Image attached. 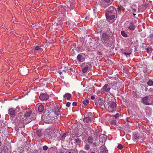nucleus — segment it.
I'll use <instances>...</instances> for the list:
<instances>
[{"instance_id":"13d9d810","label":"nucleus","mask_w":153,"mask_h":153,"mask_svg":"<svg viewBox=\"0 0 153 153\" xmlns=\"http://www.w3.org/2000/svg\"><path fill=\"white\" fill-rule=\"evenodd\" d=\"M111 74H112V69H111Z\"/></svg>"},{"instance_id":"393cba45","label":"nucleus","mask_w":153,"mask_h":153,"mask_svg":"<svg viewBox=\"0 0 153 153\" xmlns=\"http://www.w3.org/2000/svg\"><path fill=\"white\" fill-rule=\"evenodd\" d=\"M121 35L124 37L126 38L128 36L125 32L124 31H122L121 32Z\"/></svg>"},{"instance_id":"6ab92c4d","label":"nucleus","mask_w":153,"mask_h":153,"mask_svg":"<svg viewBox=\"0 0 153 153\" xmlns=\"http://www.w3.org/2000/svg\"><path fill=\"white\" fill-rule=\"evenodd\" d=\"M32 115L33 116L32 113V111H29L25 113V116L27 117H30V116H31V117H32Z\"/></svg>"},{"instance_id":"cd10ccee","label":"nucleus","mask_w":153,"mask_h":153,"mask_svg":"<svg viewBox=\"0 0 153 153\" xmlns=\"http://www.w3.org/2000/svg\"><path fill=\"white\" fill-rule=\"evenodd\" d=\"M93 139V138L92 137H89L87 140L88 142L89 143H92Z\"/></svg>"},{"instance_id":"6e6552de","label":"nucleus","mask_w":153,"mask_h":153,"mask_svg":"<svg viewBox=\"0 0 153 153\" xmlns=\"http://www.w3.org/2000/svg\"><path fill=\"white\" fill-rule=\"evenodd\" d=\"M90 65L89 63H87L83 64L82 65L81 68L83 73H85L87 72L89 67L90 66Z\"/></svg>"},{"instance_id":"dca6fc26","label":"nucleus","mask_w":153,"mask_h":153,"mask_svg":"<svg viewBox=\"0 0 153 153\" xmlns=\"http://www.w3.org/2000/svg\"><path fill=\"white\" fill-rule=\"evenodd\" d=\"M55 113V114L57 116H59L60 115V108L58 107H56L53 110V111Z\"/></svg>"},{"instance_id":"f03ea898","label":"nucleus","mask_w":153,"mask_h":153,"mask_svg":"<svg viewBox=\"0 0 153 153\" xmlns=\"http://www.w3.org/2000/svg\"><path fill=\"white\" fill-rule=\"evenodd\" d=\"M108 108L107 109L108 111L111 112H113L115 111L116 107V103L113 101H111L108 103Z\"/></svg>"},{"instance_id":"c756f323","label":"nucleus","mask_w":153,"mask_h":153,"mask_svg":"<svg viewBox=\"0 0 153 153\" xmlns=\"http://www.w3.org/2000/svg\"><path fill=\"white\" fill-rule=\"evenodd\" d=\"M89 102V100L87 99L85 100L82 101L83 104L85 105H87V104Z\"/></svg>"},{"instance_id":"a18cd8bd","label":"nucleus","mask_w":153,"mask_h":153,"mask_svg":"<svg viewBox=\"0 0 153 153\" xmlns=\"http://www.w3.org/2000/svg\"><path fill=\"white\" fill-rule=\"evenodd\" d=\"M71 103L69 102H67L66 104V106L67 107H69L70 106Z\"/></svg>"},{"instance_id":"7c9ffc66","label":"nucleus","mask_w":153,"mask_h":153,"mask_svg":"<svg viewBox=\"0 0 153 153\" xmlns=\"http://www.w3.org/2000/svg\"><path fill=\"white\" fill-rule=\"evenodd\" d=\"M77 153V150L76 149H71L70 151V152H69L68 153Z\"/></svg>"},{"instance_id":"0eeeda50","label":"nucleus","mask_w":153,"mask_h":153,"mask_svg":"<svg viewBox=\"0 0 153 153\" xmlns=\"http://www.w3.org/2000/svg\"><path fill=\"white\" fill-rule=\"evenodd\" d=\"M105 16L107 21L111 23L113 22V20L111 22L110 21L114 19L115 17V14L106 13Z\"/></svg>"},{"instance_id":"09e8293b","label":"nucleus","mask_w":153,"mask_h":153,"mask_svg":"<svg viewBox=\"0 0 153 153\" xmlns=\"http://www.w3.org/2000/svg\"><path fill=\"white\" fill-rule=\"evenodd\" d=\"M72 105L73 106H76V102H73L72 103Z\"/></svg>"},{"instance_id":"4d7b16f0","label":"nucleus","mask_w":153,"mask_h":153,"mask_svg":"<svg viewBox=\"0 0 153 153\" xmlns=\"http://www.w3.org/2000/svg\"><path fill=\"white\" fill-rule=\"evenodd\" d=\"M1 141H0V146H1Z\"/></svg>"},{"instance_id":"72a5a7b5","label":"nucleus","mask_w":153,"mask_h":153,"mask_svg":"<svg viewBox=\"0 0 153 153\" xmlns=\"http://www.w3.org/2000/svg\"><path fill=\"white\" fill-rule=\"evenodd\" d=\"M16 112H19L21 111V108L19 106L16 107Z\"/></svg>"},{"instance_id":"5fc2aeb1","label":"nucleus","mask_w":153,"mask_h":153,"mask_svg":"<svg viewBox=\"0 0 153 153\" xmlns=\"http://www.w3.org/2000/svg\"><path fill=\"white\" fill-rule=\"evenodd\" d=\"M133 15L134 17L135 16L136 14H135L133 13Z\"/></svg>"},{"instance_id":"473e14b6","label":"nucleus","mask_w":153,"mask_h":153,"mask_svg":"<svg viewBox=\"0 0 153 153\" xmlns=\"http://www.w3.org/2000/svg\"><path fill=\"white\" fill-rule=\"evenodd\" d=\"M34 48L35 49V50L36 51H38L41 49V47L37 46H34Z\"/></svg>"},{"instance_id":"4c0bfd02","label":"nucleus","mask_w":153,"mask_h":153,"mask_svg":"<svg viewBox=\"0 0 153 153\" xmlns=\"http://www.w3.org/2000/svg\"><path fill=\"white\" fill-rule=\"evenodd\" d=\"M148 101H149V102L152 103V98L151 97H148Z\"/></svg>"},{"instance_id":"864d4df0","label":"nucleus","mask_w":153,"mask_h":153,"mask_svg":"<svg viewBox=\"0 0 153 153\" xmlns=\"http://www.w3.org/2000/svg\"><path fill=\"white\" fill-rule=\"evenodd\" d=\"M69 138H70V137H69H69H68H68H66V138L68 140L69 139Z\"/></svg>"},{"instance_id":"5701e85b","label":"nucleus","mask_w":153,"mask_h":153,"mask_svg":"<svg viewBox=\"0 0 153 153\" xmlns=\"http://www.w3.org/2000/svg\"><path fill=\"white\" fill-rule=\"evenodd\" d=\"M38 110L40 112H42L44 110L43 105L42 104L40 105L38 108Z\"/></svg>"},{"instance_id":"2f4dec72","label":"nucleus","mask_w":153,"mask_h":153,"mask_svg":"<svg viewBox=\"0 0 153 153\" xmlns=\"http://www.w3.org/2000/svg\"><path fill=\"white\" fill-rule=\"evenodd\" d=\"M114 83L116 84V86L117 87V88H119L120 87V85L121 84V83L118 81L116 82H114Z\"/></svg>"},{"instance_id":"c03bdc74","label":"nucleus","mask_w":153,"mask_h":153,"mask_svg":"<svg viewBox=\"0 0 153 153\" xmlns=\"http://www.w3.org/2000/svg\"><path fill=\"white\" fill-rule=\"evenodd\" d=\"M152 49L151 48H148L147 49V52H149L150 51H152Z\"/></svg>"},{"instance_id":"39448f33","label":"nucleus","mask_w":153,"mask_h":153,"mask_svg":"<svg viewBox=\"0 0 153 153\" xmlns=\"http://www.w3.org/2000/svg\"><path fill=\"white\" fill-rule=\"evenodd\" d=\"M125 25L130 30L133 31L135 28V25L134 24L131 22H127L125 23Z\"/></svg>"},{"instance_id":"a19ab883","label":"nucleus","mask_w":153,"mask_h":153,"mask_svg":"<svg viewBox=\"0 0 153 153\" xmlns=\"http://www.w3.org/2000/svg\"><path fill=\"white\" fill-rule=\"evenodd\" d=\"M48 149V147L46 146H44L43 147V149L44 150L46 151Z\"/></svg>"},{"instance_id":"f3484780","label":"nucleus","mask_w":153,"mask_h":153,"mask_svg":"<svg viewBox=\"0 0 153 153\" xmlns=\"http://www.w3.org/2000/svg\"><path fill=\"white\" fill-rule=\"evenodd\" d=\"M100 150L101 153H107L108 152L106 147L104 146L101 147Z\"/></svg>"},{"instance_id":"79ce46f5","label":"nucleus","mask_w":153,"mask_h":153,"mask_svg":"<svg viewBox=\"0 0 153 153\" xmlns=\"http://www.w3.org/2000/svg\"><path fill=\"white\" fill-rule=\"evenodd\" d=\"M131 53H127L126 52H124L123 54L126 56H129Z\"/></svg>"},{"instance_id":"4468645a","label":"nucleus","mask_w":153,"mask_h":153,"mask_svg":"<svg viewBox=\"0 0 153 153\" xmlns=\"http://www.w3.org/2000/svg\"><path fill=\"white\" fill-rule=\"evenodd\" d=\"M77 59L79 61L82 62L85 60V55L82 53L79 54L77 57Z\"/></svg>"},{"instance_id":"412c9836","label":"nucleus","mask_w":153,"mask_h":153,"mask_svg":"<svg viewBox=\"0 0 153 153\" xmlns=\"http://www.w3.org/2000/svg\"><path fill=\"white\" fill-rule=\"evenodd\" d=\"M67 137L68 138V137H69V135L65 133L61 136V138L63 140H65L66 141H68V139L66 138V137Z\"/></svg>"},{"instance_id":"3c124183","label":"nucleus","mask_w":153,"mask_h":153,"mask_svg":"<svg viewBox=\"0 0 153 153\" xmlns=\"http://www.w3.org/2000/svg\"><path fill=\"white\" fill-rule=\"evenodd\" d=\"M100 4L103 7H104V6L102 4V2H100Z\"/></svg>"},{"instance_id":"c85d7f7f","label":"nucleus","mask_w":153,"mask_h":153,"mask_svg":"<svg viewBox=\"0 0 153 153\" xmlns=\"http://www.w3.org/2000/svg\"><path fill=\"white\" fill-rule=\"evenodd\" d=\"M35 117H32L31 118H30V120H29L28 121V122H26V123L25 122H24L23 123H25V124H27L29 123H30V122H31L32 120H34L35 119Z\"/></svg>"},{"instance_id":"9d476101","label":"nucleus","mask_w":153,"mask_h":153,"mask_svg":"<svg viewBox=\"0 0 153 153\" xmlns=\"http://www.w3.org/2000/svg\"><path fill=\"white\" fill-rule=\"evenodd\" d=\"M39 98L41 100H47L49 98V95L48 94L46 93H42L40 94Z\"/></svg>"},{"instance_id":"1a4fd4ad","label":"nucleus","mask_w":153,"mask_h":153,"mask_svg":"<svg viewBox=\"0 0 153 153\" xmlns=\"http://www.w3.org/2000/svg\"><path fill=\"white\" fill-rule=\"evenodd\" d=\"M116 10L115 8L113 6H111L106 10V13L108 14H115Z\"/></svg>"},{"instance_id":"a878e982","label":"nucleus","mask_w":153,"mask_h":153,"mask_svg":"<svg viewBox=\"0 0 153 153\" xmlns=\"http://www.w3.org/2000/svg\"><path fill=\"white\" fill-rule=\"evenodd\" d=\"M147 84L149 86H153V81L151 79H149L147 82Z\"/></svg>"},{"instance_id":"bf43d9fd","label":"nucleus","mask_w":153,"mask_h":153,"mask_svg":"<svg viewBox=\"0 0 153 153\" xmlns=\"http://www.w3.org/2000/svg\"><path fill=\"white\" fill-rule=\"evenodd\" d=\"M91 153H95L94 152H92Z\"/></svg>"},{"instance_id":"58836bf2","label":"nucleus","mask_w":153,"mask_h":153,"mask_svg":"<svg viewBox=\"0 0 153 153\" xmlns=\"http://www.w3.org/2000/svg\"><path fill=\"white\" fill-rule=\"evenodd\" d=\"M116 120H113L111 121V124L112 125H115L116 124Z\"/></svg>"},{"instance_id":"f8f14e48","label":"nucleus","mask_w":153,"mask_h":153,"mask_svg":"<svg viewBox=\"0 0 153 153\" xmlns=\"http://www.w3.org/2000/svg\"><path fill=\"white\" fill-rule=\"evenodd\" d=\"M8 114L10 117V118L13 119L15 116V111L13 108H10L8 110Z\"/></svg>"},{"instance_id":"ddd939ff","label":"nucleus","mask_w":153,"mask_h":153,"mask_svg":"<svg viewBox=\"0 0 153 153\" xmlns=\"http://www.w3.org/2000/svg\"><path fill=\"white\" fill-rule=\"evenodd\" d=\"M95 102L97 106H101L103 105V100L101 98H97L95 100Z\"/></svg>"},{"instance_id":"f257e3e1","label":"nucleus","mask_w":153,"mask_h":153,"mask_svg":"<svg viewBox=\"0 0 153 153\" xmlns=\"http://www.w3.org/2000/svg\"><path fill=\"white\" fill-rule=\"evenodd\" d=\"M46 118L49 122H55L57 121V117L53 112H51L47 115Z\"/></svg>"},{"instance_id":"680f3d73","label":"nucleus","mask_w":153,"mask_h":153,"mask_svg":"<svg viewBox=\"0 0 153 153\" xmlns=\"http://www.w3.org/2000/svg\"><path fill=\"white\" fill-rule=\"evenodd\" d=\"M70 69L71 70H72V68H70Z\"/></svg>"},{"instance_id":"b1692460","label":"nucleus","mask_w":153,"mask_h":153,"mask_svg":"<svg viewBox=\"0 0 153 153\" xmlns=\"http://www.w3.org/2000/svg\"><path fill=\"white\" fill-rule=\"evenodd\" d=\"M140 138V137L139 136H137L135 135L133 136V139L134 141H137Z\"/></svg>"},{"instance_id":"603ef678","label":"nucleus","mask_w":153,"mask_h":153,"mask_svg":"<svg viewBox=\"0 0 153 153\" xmlns=\"http://www.w3.org/2000/svg\"><path fill=\"white\" fill-rule=\"evenodd\" d=\"M88 114L89 115H90L91 114H92V113L91 112H88Z\"/></svg>"},{"instance_id":"aec40b11","label":"nucleus","mask_w":153,"mask_h":153,"mask_svg":"<svg viewBox=\"0 0 153 153\" xmlns=\"http://www.w3.org/2000/svg\"><path fill=\"white\" fill-rule=\"evenodd\" d=\"M75 143L76 145H79L81 143V140L80 138H76L74 139Z\"/></svg>"},{"instance_id":"7ed1b4c3","label":"nucleus","mask_w":153,"mask_h":153,"mask_svg":"<svg viewBox=\"0 0 153 153\" xmlns=\"http://www.w3.org/2000/svg\"><path fill=\"white\" fill-rule=\"evenodd\" d=\"M107 139V136L105 134H101L99 136V141L96 142V141L94 142L93 145L95 146H99L100 143H102L105 142L106 140Z\"/></svg>"},{"instance_id":"6e6d98bb","label":"nucleus","mask_w":153,"mask_h":153,"mask_svg":"<svg viewBox=\"0 0 153 153\" xmlns=\"http://www.w3.org/2000/svg\"><path fill=\"white\" fill-rule=\"evenodd\" d=\"M59 153H64V152H60Z\"/></svg>"},{"instance_id":"e2e57ef3","label":"nucleus","mask_w":153,"mask_h":153,"mask_svg":"<svg viewBox=\"0 0 153 153\" xmlns=\"http://www.w3.org/2000/svg\"><path fill=\"white\" fill-rule=\"evenodd\" d=\"M1 50H0V52H1Z\"/></svg>"},{"instance_id":"a211bd4d","label":"nucleus","mask_w":153,"mask_h":153,"mask_svg":"<svg viewBox=\"0 0 153 153\" xmlns=\"http://www.w3.org/2000/svg\"><path fill=\"white\" fill-rule=\"evenodd\" d=\"M71 96V95L70 94L67 93L64 95L63 97L65 99H67L68 100H69L70 99Z\"/></svg>"},{"instance_id":"37998d69","label":"nucleus","mask_w":153,"mask_h":153,"mask_svg":"<svg viewBox=\"0 0 153 153\" xmlns=\"http://www.w3.org/2000/svg\"><path fill=\"white\" fill-rule=\"evenodd\" d=\"M119 115V114H116L115 115H114V117L115 119H116L118 117Z\"/></svg>"},{"instance_id":"20e7f679","label":"nucleus","mask_w":153,"mask_h":153,"mask_svg":"<svg viewBox=\"0 0 153 153\" xmlns=\"http://www.w3.org/2000/svg\"><path fill=\"white\" fill-rule=\"evenodd\" d=\"M109 34L105 33H103L101 35V37L103 43L106 46L108 45L109 43Z\"/></svg>"},{"instance_id":"8fccbe9b","label":"nucleus","mask_w":153,"mask_h":153,"mask_svg":"<svg viewBox=\"0 0 153 153\" xmlns=\"http://www.w3.org/2000/svg\"><path fill=\"white\" fill-rule=\"evenodd\" d=\"M95 97L94 96H92L91 97V99L92 100H94L95 99Z\"/></svg>"},{"instance_id":"ea45409f","label":"nucleus","mask_w":153,"mask_h":153,"mask_svg":"<svg viewBox=\"0 0 153 153\" xmlns=\"http://www.w3.org/2000/svg\"><path fill=\"white\" fill-rule=\"evenodd\" d=\"M123 148V145H122L121 144H119L117 146V148L120 149H121Z\"/></svg>"},{"instance_id":"9b49d317","label":"nucleus","mask_w":153,"mask_h":153,"mask_svg":"<svg viewBox=\"0 0 153 153\" xmlns=\"http://www.w3.org/2000/svg\"><path fill=\"white\" fill-rule=\"evenodd\" d=\"M110 89V88L108 87V85L107 84H106L101 89L100 91L102 93H105L106 92L109 91Z\"/></svg>"},{"instance_id":"4be33fe9","label":"nucleus","mask_w":153,"mask_h":153,"mask_svg":"<svg viewBox=\"0 0 153 153\" xmlns=\"http://www.w3.org/2000/svg\"><path fill=\"white\" fill-rule=\"evenodd\" d=\"M91 121V118L89 117H85L83 119L84 122L87 123H89Z\"/></svg>"},{"instance_id":"bb28decb","label":"nucleus","mask_w":153,"mask_h":153,"mask_svg":"<svg viewBox=\"0 0 153 153\" xmlns=\"http://www.w3.org/2000/svg\"><path fill=\"white\" fill-rule=\"evenodd\" d=\"M36 133L37 135L39 137H40L42 134V132L40 130H37Z\"/></svg>"},{"instance_id":"49530a36","label":"nucleus","mask_w":153,"mask_h":153,"mask_svg":"<svg viewBox=\"0 0 153 153\" xmlns=\"http://www.w3.org/2000/svg\"><path fill=\"white\" fill-rule=\"evenodd\" d=\"M132 12L133 13H135L136 12V9H134V8H132Z\"/></svg>"},{"instance_id":"de8ad7c7","label":"nucleus","mask_w":153,"mask_h":153,"mask_svg":"<svg viewBox=\"0 0 153 153\" xmlns=\"http://www.w3.org/2000/svg\"><path fill=\"white\" fill-rule=\"evenodd\" d=\"M66 7H65V11H69L71 10H70V9L69 8L67 9H66Z\"/></svg>"},{"instance_id":"2eb2a0df","label":"nucleus","mask_w":153,"mask_h":153,"mask_svg":"<svg viewBox=\"0 0 153 153\" xmlns=\"http://www.w3.org/2000/svg\"><path fill=\"white\" fill-rule=\"evenodd\" d=\"M148 101V96H146L142 99V103L145 105H149L152 104V103H149Z\"/></svg>"},{"instance_id":"423d86ee","label":"nucleus","mask_w":153,"mask_h":153,"mask_svg":"<svg viewBox=\"0 0 153 153\" xmlns=\"http://www.w3.org/2000/svg\"><path fill=\"white\" fill-rule=\"evenodd\" d=\"M54 133L51 129H47L45 131V135L47 138H51L54 136Z\"/></svg>"},{"instance_id":"e433bc0d","label":"nucleus","mask_w":153,"mask_h":153,"mask_svg":"<svg viewBox=\"0 0 153 153\" xmlns=\"http://www.w3.org/2000/svg\"><path fill=\"white\" fill-rule=\"evenodd\" d=\"M90 149V146L89 145L86 144L85 146V149L86 150H88Z\"/></svg>"},{"instance_id":"052dcab7","label":"nucleus","mask_w":153,"mask_h":153,"mask_svg":"<svg viewBox=\"0 0 153 153\" xmlns=\"http://www.w3.org/2000/svg\"><path fill=\"white\" fill-rule=\"evenodd\" d=\"M105 107H108V106H107L106 105H105Z\"/></svg>"},{"instance_id":"f704fd0d","label":"nucleus","mask_w":153,"mask_h":153,"mask_svg":"<svg viewBox=\"0 0 153 153\" xmlns=\"http://www.w3.org/2000/svg\"><path fill=\"white\" fill-rule=\"evenodd\" d=\"M105 2L107 3H111L112 2L113 0H104Z\"/></svg>"},{"instance_id":"c9c22d12","label":"nucleus","mask_w":153,"mask_h":153,"mask_svg":"<svg viewBox=\"0 0 153 153\" xmlns=\"http://www.w3.org/2000/svg\"><path fill=\"white\" fill-rule=\"evenodd\" d=\"M80 135L78 133H75L73 135V137H75L76 138H77L78 137H79Z\"/></svg>"}]
</instances>
